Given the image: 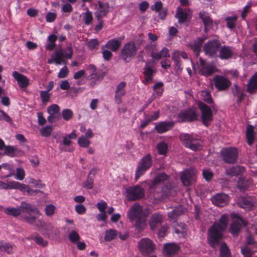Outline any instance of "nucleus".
Here are the masks:
<instances>
[{"label": "nucleus", "mask_w": 257, "mask_h": 257, "mask_svg": "<svg viewBox=\"0 0 257 257\" xmlns=\"http://www.w3.org/2000/svg\"><path fill=\"white\" fill-rule=\"evenodd\" d=\"M22 213H26L21 216L22 219L28 224L36 226L39 228H42L47 231L48 235L54 234L57 235L59 231L57 228L51 225L47 224L45 221L39 217L41 215L39 210L35 205L22 202L20 206Z\"/></svg>", "instance_id": "1"}, {"label": "nucleus", "mask_w": 257, "mask_h": 257, "mask_svg": "<svg viewBox=\"0 0 257 257\" xmlns=\"http://www.w3.org/2000/svg\"><path fill=\"white\" fill-rule=\"evenodd\" d=\"M149 212L144 210L139 203H135L127 212V217L138 232L144 230L147 226V220Z\"/></svg>", "instance_id": "2"}, {"label": "nucleus", "mask_w": 257, "mask_h": 257, "mask_svg": "<svg viewBox=\"0 0 257 257\" xmlns=\"http://www.w3.org/2000/svg\"><path fill=\"white\" fill-rule=\"evenodd\" d=\"M228 218L226 214L222 215L218 222L215 223L208 230V240L209 244L215 248L222 237V232L227 225Z\"/></svg>", "instance_id": "3"}, {"label": "nucleus", "mask_w": 257, "mask_h": 257, "mask_svg": "<svg viewBox=\"0 0 257 257\" xmlns=\"http://www.w3.org/2000/svg\"><path fill=\"white\" fill-rule=\"evenodd\" d=\"M73 55V50L71 46H68L66 49H59L55 51L54 55L48 59L49 64L54 63L57 65L63 64L66 65L67 59H71Z\"/></svg>", "instance_id": "4"}, {"label": "nucleus", "mask_w": 257, "mask_h": 257, "mask_svg": "<svg viewBox=\"0 0 257 257\" xmlns=\"http://www.w3.org/2000/svg\"><path fill=\"white\" fill-rule=\"evenodd\" d=\"M138 247L142 254L148 256L154 252L156 249V245L152 240L146 237L142 238L139 241Z\"/></svg>", "instance_id": "5"}, {"label": "nucleus", "mask_w": 257, "mask_h": 257, "mask_svg": "<svg viewBox=\"0 0 257 257\" xmlns=\"http://www.w3.org/2000/svg\"><path fill=\"white\" fill-rule=\"evenodd\" d=\"M138 48L133 41H130L124 44L121 50V56L122 59L128 62L137 54Z\"/></svg>", "instance_id": "6"}, {"label": "nucleus", "mask_w": 257, "mask_h": 257, "mask_svg": "<svg viewBox=\"0 0 257 257\" xmlns=\"http://www.w3.org/2000/svg\"><path fill=\"white\" fill-rule=\"evenodd\" d=\"M180 140L186 147L189 148L193 151L200 150L202 148V142L194 139L192 136L188 134H181Z\"/></svg>", "instance_id": "7"}, {"label": "nucleus", "mask_w": 257, "mask_h": 257, "mask_svg": "<svg viewBox=\"0 0 257 257\" xmlns=\"http://www.w3.org/2000/svg\"><path fill=\"white\" fill-rule=\"evenodd\" d=\"M231 217L233 219V221L230 225L229 231L234 236H236L239 233L241 227L242 226H246L247 223L237 214L232 213Z\"/></svg>", "instance_id": "8"}, {"label": "nucleus", "mask_w": 257, "mask_h": 257, "mask_svg": "<svg viewBox=\"0 0 257 257\" xmlns=\"http://www.w3.org/2000/svg\"><path fill=\"white\" fill-rule=\"evenodd\" d=\"M180 179L183 185H191L196 181V171L193 168L184 170L180 173Z\"/></svg>", "instance_id": "9"}, {"label": "nucleus", "mask_w": 257, "mask_h": 257, "mask_svg": "<svg viewBox=\"0 0 257 257\" xmlns=\"http://www.w3.org/2000/svg\"><path fill=\"white\" fill-rule=\"evenodd\" d=\"M151 157L150 155L148 154L142 158L140 163L138 165L135 174V180L137 181L139 178L151 167Z\"/></svg>", "instance_id": "10"}, {"label": "nucleus", "mask_w": 257, "mask_h": 257, "mask_svg": "<svg viewBox=\"0 0 257 257\" xmlns=\"http://www.w3.org/2000/svg\"><path fill=\"white\" fill-rule=\"evenodd\" d=\"M238 152L235 148H229L222 150L221 157L223 161L228 164L234 163L237 158Z\"/></svg>", "instance_id": "11"}, {"label": "nucleus", "mask_w": 257, "mask_h": 257, "mask_svg": "<svg viewBox=\"0 0 257 257\" xmlns=\"http://www.w3.org/2000/svg\"><path fill=\"white\" fill-rule=\"evenodd\" d=\"M128 200L134 201L140 199L145 196L144 189L139 185L130 187L126 189Z\"/></svg>", "instance_id": "12"}, {"label": "nucleus", "mask_w": 257, "mask_h": 257, "mask_svg": "<svg viewBox=\"0 0 257 257\" xmlns=\"http://www.w3.org/2000/svg\"><path fill=\"white\" fill-rule=\"evenodd\" d=\"M198 106L201 110L203 123L208 126L212 119V112L210 108L202 102L198 103Z\"/></svg>", "instance_id": "13"}, {"label": "nucleus", "mask_w": 257, "mask_h": 257, "mask_svg": "<svg viewBox=\"0 0 257 257\" xmlns=\"http://www.w3.org/2000/svg\"><path fill=\"white\" fill-rule=\"evenodd\" d=\"M199 62V71L202 75L208 76L216 71V67L212 64L206 62L201 58H200Z\"/></svg>", "instance_id": "14"}, {"label": "nucleus", "mask_w": 257, "mask_h": 257, "mask_svg": "<svg viewBox=\"0 0 257 257\" xmlns=\"http://www.w3.org/2000/svg\"><path fill=\"white\" fill-rule=\"evenodd\" d=\"M197 115L195 108L181 111L178 115L179 122L192 121L197 119Z\"/></svg>", "instance_id": "15"}, {"label": "nucleus", "mask_w": 257, "mask_h": 257, "mask_svg": "<svg viewBox=\"0 0 257 257\" xmlns=\"http://www.w3.org/2000/svg\"><path fill=\"white\" fill-rule=\"evenodd\" d=\"M60 110V108L57 104H52L48 107L47 111L49 115L47 119L50 123L54 122L61 118Z\"/></svg>", "instance_id": "16"}, {"label": "nucleus", "mask_w": 257, "mask_h": 257, "mask_svg": "<svg viewBox=\"0 0 257 257\" xmlns=\"http://www.w3.org/2000/svg\"><path fill=\"white\" fill-rule=\"evenodd\" d=\"M220 46V43L219 41L213 40L205 44L203 50L206 55L213 57L216 54V52Z\"/></svg>", "instance_id": "17"}, {"label": "nucleus", "mask_w": 257, "mask_h": 257, "mask_svg": "<svg viewBox=\"0 0 257 257\" xmlns=\"http://www.w3.org/2000/svg\"><path fill=\"white\" fill-rule=\"evenodd\" d=\"M215 86L219 90L227 89L230 85V81L225 77L216 75L213 78Z\"/></svg>", "instance_id": "18"}, {"label": "nucleus", "mask_w": 257, "mask_h": 257, "mask_svg": "<svg viewBox=\"0 0 257 257\" xmlns=\"http://www.w3.org/2000/svg\"><path fill=\"white\" fill-rule=\"evenodd\" d=\"M96 5V12L95 13L98 21L105 16L109 11V5L108 3H102L100 1L97 2Z\"/></svg>", "instance_id": "19"}, {"label": "nucleus", "mask_w": 257, "mask_h": 257, "mask_svg": "<svg viewBox=\"0 0 257 257\" xmlns=\"http://www.w3.org/2000/svg\"><path fill=\"white\" fill-rule=\"evenodd\" d=\"M13 76L21 88H26L29 85V80L26 76L17 71H14L13 72Z\"/></svg>", "instance_id": "20"}, {"label": "nucleus", "mask_w": 257, "mask_h": 257, "mask_svg": "<svg viewBox=\"0 0 257 257\" xmlns=\"http://www.w3.org/2000/svg\"><path fill=\"white\" fill-rule=\"evenodd\" d=\"M125 85L126 83L125 82H121L116 86L114 97L115 101L118 104L121 103V97L125 94V91L124 90Z\"/></svg>", "instance_id": "21"}, {"label": "nucleus", "mask_w": 257, "mask_h": 257, "mask_svg": "<svg viewBox=\"0 0 257 257\" xmlns=\"http://www.w3.org/2000/svg\"><path fill=\"white\" fill-rule=\"evenodd\" d=\"M212 203L215 205L222 207L228 202V196L224 193L217 194L211 198Z\"/></svg>", "instance_id": "22"}, {"label": "nucleus", "mask_w": 257, "mask_h": 257, "mask_svg": "<svg viewBox=\"0 0 257 257\" xmlns=\"http://www.w3.org/2000/svg\"><path fill=\"white\" fill-rule=\"evenodd\" d=\"M174 125L173 121H161L156 124L155 128L157 133L162 134L170 130Z\"/></svg>", "instance_id": "23"}, {"label": "nucleus", "mask_w": 257, "mask_h": 257, "mask_svg": "<svg viewBox=\"0 0 257 257\" xmlns=\"http://www.w3.org/2000/svg\"><path fill=\"white\" fill-rule=\"evenodd\" d=\"M163 221L162 215L159 213H155L151 215L149 221V225L152 230H154Z\"/></svg>", "instance_id": "24"}, {"label": "nucleus", "mask_w": 257, "mask_h": 257, "mask_svg": "<svg viewBox=\"0 0 257 257\" xmlns=\"http://www.w3.org/2000/svg\"><path fill=\"white\" fill-rule=\"evenodd\" d=\"M123 39L124 37H122L119 39H111L107 42L105 47L113 52H115L120 48L121 45V41Z\"/></svg>", "instance_id": "25"}, {"label": "nucleus", "mask_w": 257, "mask_h": 257, "mask_svg": "<svg viewBox=\"0 0 257 257\" xmlns=\"http://www.w3.org/2000/svg\"><path fill=\"white\" fill-rule=\"evenodd\" d=\"M233 54L231 47L223 46L219 50L218 56L221 59L227 60L230 59Z\"/></svg>", "instance_id": "26"}, {"label": "nucleus", "mask_w": 257, "mask_h": 257, "mask_svg": "<svg viewBox=\"0 0 257 257\" xmlns=\"http://www.w3.org/2000/svg\"><path fill=\"white\" fill-rule=\"evenodd\" d=\"M4 154L11 157H14L23 156L24 152L14 146H7L5 149Z\"/></svg>", "instance_id": "27"}, {"label": "nucleus", "mask_w": 257, "mask_h": 257, "mask_svg": "<svg viewBox=\"0 0 257 257\" xmlns=\"http://www.w3.org/2000/svg\"><path fill=\"white\" fill-rule=\"evenodd\" d=\"M173 227L174 232L177 234L179 237H184L187 233L186 226L185 224H178L177 222H174Z\"/></svg>", "instance_id": "28"}, {"label": "nucleus", "mask_w": 257, "mask_h": 257, "mask_svg": "<svg viewBox=\"0 0 257 257\" xmlns=\"http://www.w3.org/2000/svg\"><path fill=\"white\" fill-rule=\"evenodd\" d=\"M3 170H2V173L5 174L4 176L1 177V179H5L11 177L14 175L15 171L13 168V166L8 163H4L2 164Z\"/></svg>", "instance_id": "29"}, {"label": "nucleus", "mask_w": 257, "mask_h": 257, "mask_svg": "<svg viewBox=\"0 0 257 257\" xmlns=\"http://www.w3.org/2000/svg\"><path fill=\"white\" fill-rule=\"evenodd\" d=\"M179 246L174 243H168L164 245L165 253L169 255L175 254L178 251Z\"/></svg>", "instance_id": "30"}, {"label": "nucleus", "mask_w": 257, "mask_h": 257, "mask_svg": "<svg viewBox=\"0 0 257 257\" xmlns=\"http://www.w3.org/2000/svg\"><path fill=\"white\" fill-rule=\"evenodd\" d=\"M151 57L155 60H159L161 59L162 57H169L170 56L169 53V50L164 47L162 49V50L159 52H152L151 54Z\"/></svg>", "instance_id": "31"}, {"label": "nucleus", "mask_w": 257, "mask_h": 257, "mask_svg": "<svg viewBox=\"0 0 257 257\" xmlns=\"http://www.w3.org/2000/svg\"><path fill=\"white\" fill-rule=\"evenodd\" d=\"M257 90V73L249 80L247 84V91L251 94Z\"/></svg>", "instance_id": "32"}, {"label": "nucleus", "mask_w": 257, "mask_h": 257, "mask_svg": "<svg viewBox=\"0 0 257 257\" xmlns=\"http://www.w3.org/2000/svg\"><path fill=\"white\" fill-rule=\"evenodd\" d=\"M3 211L6 214L14 217H17L22 213L20 206L17 208L12 207H6L4 209Z\"/></svg>", "instance_id": "33"}, {"label": "nucleus", "mask_w": 257, "mask_h": 257, "mask_svg": "<svg viewBox=\"0 0 257 257\" xmlns=\"http://www.w3.org/2000/svg\"><path fill=\"white\" fill-rule=\"evenodd\" d=\"M168 176L165 173H162L157 176L150 184V189L155 188L156 186L160 183L163 182L167 179Z\"/></svg>", "instance_id": "34"}, {"label": "nucleus", "mask_w": 257, "mask_h": 257, "mask_svg": "<svg viewBox=\"0 0 257 257\" xmlns=\"http://www.w3.org/2000/svg\"><path fill=\"white\" fill-rule=\"evenodd\" d=\"M200 17L204 23L205 31H207L210 28L212 25L211 20L208 16V14L204 12L200 13Z\"/></svg>", "instance_id": "35"}, {"label": "nucleus", "mask_w": 257, "mask_h": 257, "mask_svg": "<svg viewBox=\"0 0 257 257\" xmlns=\"http://www.w3.org/2000/svg\"><path fill=\"white\" fill-rule=\"evenodd\" d=\"M243 171L244 168L243 167L236 166L226 169V172L227 175L231 176H234L239 175Z\"/></svg>", "instance_id": "36"}, {"label": "nucleus", "mask_w": 257, "mask_h": 257, "mask_svg": "<svg viewBox=\"0 0 257 257\" xmlns=\"http://www.w3.org/2000/svg\"><path fill=\"white\" fill-rule=\"evenodd\" d=\"M188 14L183 11L180 7L177 8V11L175 14V17L178 19L180 23H184L187 19Z\"/></svg>", "instance_id": "37"}, {"label": "nucleus", "mask_w": 257, "mask_h": 257, "mask_svg": "<svg viewBox=\"0 0 257 257\" xmlns=\"http://www.w3.org/2000/svg\"><path fill=\"white\" fill-rule=\"evenodd\" d=\"M57 37L55 35H51L48 38V42L46 46V49L52 51L56 46L55 42Z\"/></svg>", "instance_id": "38"}, {"label": "nucleus", "mask_w": 257, "mask_h": 257, "mask_svg": "<svg viewBox=\"0 0 257 257\" xmlns=\"http://www.w3.org/2000/svg\"><path fill=\"white\" fill-rule=\"evenodd\" d=\"M154 72V70L148 64H146L144 72V75L146 76L145 81L146 82L151 81Z\"/></svg>", "instance_id": "39"}, {"label": "nucleus", "mask_w": 257, "mask_h": 257, "mask_svg": "<svg viewBox=\"0 0 257 257\" xmlns=\"http://www.w3.org/2000/svg\"><path fill=\"white\" fill-rule=\"evenodd\" d=\"M219 250L220 257H231L229 249L225 242L221 243Z\"/></svg>", "instance_id": "40"}, {"label": "nucleus", "mask_w": 257, "mask_h": 257, "mask_svg": "<svg viewBox=\"0 0 257 257\" xmlns=\"http://www.w3.org/2000/svg\"><path fill=\"white\" fill-rule=\"evenodd\" d=\"M86 12L83 13V19L86 25H89L92 23L93 17L92 13L88 10L87 8H85Z\"/></svg>", "instance_id": "41"}, {"label": "nucleus", "mask_w": 257, "mask_h": 257, "mask_svg": "<svg viewBox=\"0 0 257 257\" xmlns=\"http://www.w3.org/2000/svg\"><path fill=\"white\" fill-rule=\"evenodd\" d=\"M246 136L247 143L251 145L254 141L253 127L251 125H248L246 128Z\"/></svg>", "instance_id": "42"}, {"label": "nucleus", "mask_w": 257, "mask_h": 257, "mask_svg": "<svg viewBox=\"0 0 257 257\" xmlns=\"http://www.w3.org/2000/svg\"><path fill=\"white\" fill-rule=\"evenodd\" d=\"M185 210V208H183L182 207H178L176 209L169 212L168 215V217L172 220L175 219L179 215L183 213Z\"/></svg>", "instance_id": "43"}, {"label": "nucleus", "mask_w": 257, "mask_h": 257, "mask_svg": "<svg viewBox=\"0 0 257 257\" xmlns=\"http://www.w3.org/2000/svg\"><path fill=\"white\" fill-rule=\"evenodd\" d=\"M239 204L241 207L248 209H249L253 206L252 201L248 198H242Z\"/></svg>", "instance_id": "44"}, {"label": "nucleus", "mask_w": 257, "mask_h": 257, "mask_svg": "<svg viewBox=\"0 0 257 257\" xmlns=\"http://www.w3.org/2000/svg\"><path fill=\"white\" fill-rule=\"evenodd\" d=\"M203 41V39H199L197 41L194 42L191 45V48L197 56L198 55L200 51V46L202 45Z\"/></svg>", "instance_id": "45"}, {"label": "nucleus", "mask_w": 257, "mask_h": 257, "mask_svg": "<svg viewBox=\"0 0 257 257\" xmlns=\"http://www.w3.org/2000/svg\"><path fill=\"white\" fill-rule=\"evenodd\" d=\"M27 239L29 240L33 239L36 242L42 246H46L48 244V241L44 240L42 237L39 235L36 236H31L28 237Z\"/></svg>", "instance_id": "46"}, {"label": "nucleus", "mask_w": 257, "mask_h": 257, "mask_svg": "<svg viewBox=\"0 0 257 257\" xmlns=\"http://www.w3.org/2000/svg\"><path fill=\"white\" fill-rule=\"evenodd\" d=\"M117 236V231L115 230H107L105 234L104 239L106 241H110L115 239Z\"/></svg>", "instance_id": "47"}, {"label": "nucleus", "mask_w": 257, "mask_h": 257, "mask_svg": "<svg viewBox=\"0 0 257 257\" xmlns=\"http://www.w3.org/2000/svg\"><path fill=\"white\" fill-rule=\"evenodd\" d=\"M241 251L244 257H252V254L255 251L247 245L241 246Z\"/></svg>", "instance_id": "48"}, {"label": "nucleus", "mask_w": 257, "mask_h": 257, "mask_svg": "<svg viewBox=\"0 0 257 257\" xmlns=\"http://www.w3.org/2000/svg\"><path fill=\"white\" fill-rule=\"evenodd\" d=\"M29 186L27 185L20 183L19 182L13 181V189H19L21 191H26L29 189Z\"/></svg>", "instance_id": "49"}, {"label": "nucleus", "mask_w": 257, "mask_h": 257, "mask_svg": "<svg viewBox=\"0 0 257 257\" xmlns=\"http://www.w3.org/2000/svg\"><path fill=\"white\" fill-rule=\"evenodd\" d=\"M53 127L50 125H47L45 127H42L40 131L41 135L45 137H48L50 136L52 132Z\"/></svg>", "instance_id": "50"}, {"label": "nucleus", "mask_w": 257, "mask_h": 257, "mask_svg": "<svg viewBox=\"0 0 257 257\" xmlns=\"http://www.w3.org/2000/svg\"><path fill=\"white\" fill-rule=\"evenodd\" d=\"M68 238L72 242L76 243L80 240V237L76 231L73 230L69 233Z\"/></svg>", "instance_id": "51"}, {"label": "nucleus", "mask_w": 257, "mask_h": 257, "mask_svg": "<svg viewBox=\"0 0 257 257\" xmlns=\"http://www.w3.org/2000/svg\"><path fill=\"white\" fill-rule=\"evenodd\" d=\"M78 145L82 148H87L90 144V142L84 136H81L78 140Z\"/></svg>", "instance_id": "52"}, {"label": "nucleus", "mask_w": 257, "mask_h": 257, "mask_svg": "<svg viewBox=\"0 0 257 257\" xmlns=\"http://www.w3.org/2000/svg\"><path fill=\"white\" fill-rule=\"evenodd\" d=\"M167 145L164 142H161L157 145V150L158 153L160 155H164L167 150Z\"/></svg>", "instance_id": "53"}, {"label": "nucleus", "mask_w": 257, "mask_h": 257, "mask_svg": "<svg viewBox=\"0 0 257 257\" xmlns=\"http://www.w3.org/2000/svg\"><path fill=\"white\" fill-rule=\"evenodd\" d=\"M56 210V207L53 204L46 205L45 209V214L48 216H51L54 215Z\"/></svg>", "instance_id": "54"}, {"label": "nucleus", "mask_w": 257, "mask_h": 257, "mask_svg": "<svg viewBox=\"0 0 257 257\" xmlns=\"http://www.w3.org/2000/svg\"><path fill=\"white\" fill-rule=\"evenodd\" d=\"M233 95L237 97V102L239 103L242 100L244 95L242 92H239V88L237 85H234V88L233 90Z\"/></svg>", "instance_id": "55"}, {"label": "nucleus", "mask_w": 257, "mask_h": 257, "mask_svg": "<svg viewBox=\"0 0 257 257\" xmlns=\"http://www.w3.org/2000/svg\"><path fill=\"white\" fill-rule=\"evenodd\" d=\"M174 191V187L171 185H170L169 186L166 185L162 188L163 193L165 196L172 195Z\"/></svg>", "instance_id": "56"}, {"label": "nucleus", "mask_w": 257, "mask_h": 257, "mask_svg": "<svg viewBox=\"0 0 257 257\" xmlns=\"http://www.w3.org/2000/svg\"><path fill=\"white\" fill-rule=\"evenodd\" d=\"M83 187L87 189H92L93 187V178L88 176L86 181L83 183Z\"/></svg>", "instance_id": "57"}, {"label": "nucleus", "mask_w": 257, "mask_h": 257, "mask_svg": "<svg viewBox=\"0 0 257 257\" xmlns=\"http://www.w3.org/2000/svg\"><path fill=\"white\" fill-rule=\"evenodd\" d=\"M62 115L64 120H68L72 118L73 112L69 109H65L62 111Z\"/></svg>", "instance_id": "58"}, {"label": "nucleus", "mask_w": 257, "mask_h": 257, "mask_svg": "<svg viewBox=\"0 0 257 257\" xmlns=\"http://www.w3.org/2000/svg\"><path fill=\"white\" fill-rule=\"evenodd\" d=\"M25 176V172L23 168H20L16 170L15 178L19 180H23Z\"/></svg>", "instance_id": "59"}, {"label": "nucleus", "mask_w": 257, "mask_h": 257, "mask_svg": "<svg viewBox=\"0 0 257 257\" xmlns=\"http://www.w3.org/2000/svg\"><path fill=\"white\" fill-rule=\"evenodd\" d=\"M201 95L202 99L207 103H211L212 101L210 93L206 90L202 91Z\"/></svg>", "instance_id": "60"}, {"label": "nucleus", "mask_w": 257, "mask_h": 257, "mask_svg": "<svg viewBox=\"0 0 257 257\" xmlns=\"http://www.w3.org/2000/svg\"><path fill=\"white\" fill-rule=\"evenodd\" d=\"M236 17H227L225 19L228 28L233 29L235 27V22L236 21Z\"/></svg>", "instance_id": "61"}, {"label": "nucleus", "mask_w": 257, "mask_h": 257, "mask_svg": "<svg viewBox=\"0 0 257 257\" xmlns=\"http://www.w3.org/2000/svg\"><path fill=\"white\" fill-rule=\"evenodd\" d=\"M15 246L8 243H4L3 251H5L8 254H12L14 252V249Z\"/></svg>", "instance_id": "62"}, {"label": "nucleus", "mask_w": 257, "mask_h": 257, "mask_svg": "<svg viewBox=\"0 0 257 257\" xmlns=\"http://www.w3.org/2000/svg\"><path fill=\"white\" fill-rule=\"evenodd\" d=\"M69 73V70L67 66L65 65L60 71L58 74L59 78H65L67 77Z\"/></svg>", "instance_id": "63"}, {"label": "nucleus", "mask_w": 257, "mask_h": 257, "mask_svg": "<svg viewBox=\"0 0 257 257\" xmlns=\"http://www.w3.org/2000/svg\"><path fill=\"white\" fill-rule=\"evenodd\" d=\"M40 97L42 99V101L43 103H46L49 101L50 94L48 92L46 91H41Z\"/></svg>", "instance_id": "64"}]
</instances>
